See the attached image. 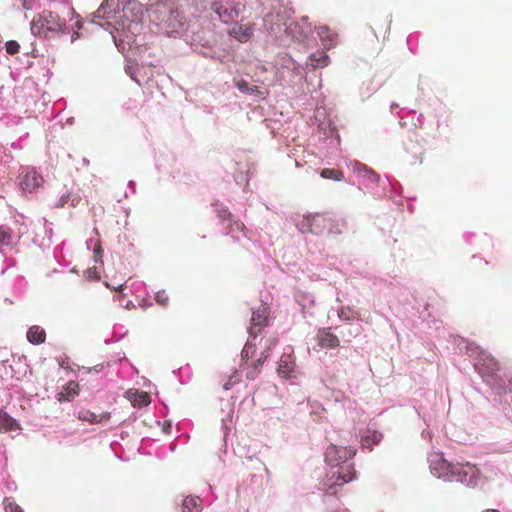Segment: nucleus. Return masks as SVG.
Listing matches in <instances>:
<instances>
[{
	"instance_id": "obj_1",
	"label": "nucleus",
	"mask_w": 512,
	"mask_h": 512,
	"mask_svg": "<svg viewBox=\"0 0 512 512\" xmlns=\"http://www.w3.org/2000/svg\"><path fill=\"white\" fill-rule=\"evenodd\" d=\"M145 11L137 0H104L92 14L90 24H96L108 31L113 38L115 32H121L130 47L142 46L140 30Z\"/></svg>"
},
{
	"instance_id": "obj_2",
	"label": "nucleus",
	"mask_w": 512,
	"mask_h": 512,
	"mask_svg": "<svg viewBox=\"0 0 512 512\" xmlns=\"http://www.w3.org/2000/svg\"><path fill=\"white\" fill-rule=\"evenodd\" d=\"M466 353L473 358V366L483 381L499 397V403L507 405L503 409L512 412V378L502 373L495 358L476 344L467 343Z\"/></svg>"
},
{
	"instance_id": "obj_3",
	"label": "nucleus",
	"mask_w": 512,
	"mask_h": 512,
	"mask_svg": "<svg viewBox=\"0 0 512 512\" xmlns=\"http://www.w3.org/2000/svg\"><path fill=\"white\" fill-rule=\"evenodd\" d=\"M294 11L284 3L279 4V7H274L273 11L268 13L265 18V25L269 26L270 33L275 37H280V43L285 45L287 43L281 34L284 33L287 39L297 42L303 47H310L316 41L314 31L311 24L308 22V17L303 16L300 21H292L291 19Z\"/></svg>"
},
{
	"instance_id": "obj_4",
	"label": "nucleus",
	"mask_w": 512,
	"mask_h": 512,
	"mask_svg": "<svg viewBox=\"0 0 512 512\" xmlns=\"http://www.w3.org/2000/svg\"><path fill=\"white\" fill-rule=\"evenodd\" d=\"M182 38L195 53L207 59L222 64L231 59L232 54L227 42L210 27H202L198 22L188 24Z\"/></svg>"
},
{
	"instance_id": "obj_5",
	"label": "nucleus",
	"mask_w": 512,
	"mask_h": 512,
	"mask_svg": "<svg viewBox=\"0 0 512 512\" xmlns=\"http://www.w3.org/2000/svg\"><path fill=\"white\" fill-rule=\"evenodd\" d=\"M356 449L350 446H337L330 444L325 451V462L327 465L325 485L328 486L327 493L335 494L336 488L349 483L356 477L353 458Z\"/></svg>"
},
{
	"instance_id": "obj_6",
	"label": "nucleus",
	"mask_w": 512,
	"mask_h": 512,
	"mask_svg": "<svg viewBox=\"0 0 512 512\" xmlns=\"http://www.w3.org/2000/svg\"><path fill=\"white\" fill-rule=\"evenodd\" d=\"M41 28L57 35L71 34V43L82 36L83 22L69 3H57L53 10H44L38 15Z\"/></svg>"
},
{
	"instance_id": "obj_7",
	"label": "nucleus",
	"mask_w": 512,
	"mask_h": 512,
	"mask_svg": "<svg viewBox=\"0 0 512 512\" xmlns=\"http://www.w3.org/2000/svg\"><path fill=\"white\" fill-rule=\"evenodd\" d=\"M335 116L331 109L325 106H317L314 111V120L317 130L311 140L321 156L337 154L340 147V136L335 122Z\"/></svg>"
},
{
	"instance_id": "obj_8",
	"label": "nucleus",
	"mask_w": 512,
	"mask_h": 512,
	"mask_svg": "<svg viewBox=\"0 0 512 512\" xmlns=\"http://www.w3.org/2000/svg\"><path fill=\"white\" fill-rule=\"evenodd\" d=\"M431 473L444 481H457L468 487H474L479 478V471L470 463H451L442 452H432L427 457Z\"/></svg>"
},
{
	"instance_id": "obj_9",
	"label": "nucleus",
	"mask_w": 512,
	"mask_h": 512,
	"mask_svg": "<svg viewBox=\"0 0 512 512\" xmlns=\"http://www.w3.org/2000/svg\"><path fill=\"white\" fill-rule=\"evenodd\" d=\"M146 13L150 21L170 37H182L186 31V20L175 0H158Z\"/></svg>"
},
{
	"instance_id": "obj_10",
	"label": "nucleus",
	"mask_w": 512,
	"mask_h": 512,
	"mask_svg": "<svg viewBox=\"0 0 512 512\" xmlns=\"http://www.w3.org/2000/svg\"><path fill=\"white\" fill-rule=\"evenodd\" d=\"M275 79L280 86L295 84L304 78V68L288 53H278L272 62Z\"/></svg>"
},
{
	"instance_id": "obj_11",
	"label": "nucleus",
	"mask_w": 512,
	"mask_h": 512,
	"mask_svg": "<svg viewBox=\"0 0 512 512\" xmlns=\"http://www.w3.org/2000/svg\"><path fill=\"white\" fill-rule=\"evenodd\" d=\"M204 7L210 9L217 15L219 21L224 24L238 23L244 18L247 0H201Z\"/></svg>"
},
{
	"instance_id": "obj_12",
	"label": "nucleus",
	"mask_w": 512,
	"mask_h": 512,
	"mask_svg": "<svg viewBox=\"0 0 512 512\" xmlns=\"http://www.w3.org/2000/svg\"><path fill=\"white\" fill-rule=\"evenodd\" d=\"M212 207L224 235L231 236L234 241H240L247 237V229L244 223L236 219L227 206L216 201L212 204Z\"/></svg>"
},
{
	"instance_id": "obj_13",
	"label": "nucleus",
	"mask_w": 512,
	"mask_h": 512,
	"mask_svg": "<svg viewBox=\"0 0 512 512\" xmlns=\"http://www.w3.org/2000/svg\"><path fill=\"white\" fill-rule=\"evenodd\" d=\"M402 185L399 182H392L388 177L379 179L370 189V192L375 198L388 197L397 206H402Z\"/></svg>"
},
{
	"instance_id": "obj_14",
	"label": "nucleus",
	"mask_w": 512,
	"mask_h": 512,
	"mask_svg": "<svg viewBox=\"0 0 512 512\" xmlns=\"http://www.w3.org/2000/svg\"><path fill=\"white\" fill-rule=\"evenodd\" d=\"M17 179L19 188L25 194L37 192L44 183L42 174L33 166H22Z\"/></svg>"
},
{
	"instance_id": "obj_15",
	"label": "nucleus",
	"mask_w": 512,
	"mask_h": 512,
	"mask_svg": "<svg viewBox=\"0 0 512 512\" xmlns=\"http://www.w3.org/2000/svg\"><path fill=\"white\" fill-rule=\"evenodd\" d=\"M269 307L261 303L257 308L251 309V320L248 328L250 337L257 338L258 334L268 325Z\"/></svg>"
},
{
	"instance_id": "obj_16",
	"label": "nucleus",
	"mask_w": 512,
	"mask_h": 512,
	"mask_svg": "<svg viewBox=\"0 0 512 512\" xmlns=\"http://www.w3.org/2000/svg\"><path fill=\"white\" fill-rule=\"evenodd\" d=\"M295 356L294 349L291 345H287L283 349L282 356L278 362L277 373L283 378L295 377Z\"/></svg>"
},
{
	"instance_id": "obj_17",
	"label": "nucleus",
	"mask_w": 512,
	"mask_h": 512,
	"mask_svg": "<svg viewBox=\"0 0 512 512\" xmlns=\"http://www.w3.org/2000/svg\"><path fill=\"white\" fill-rule=\"evenodd\" d=\"M353 171L356 173L360 185L366 190L370 189L371 186L381 179L375 171L357 161L353 165Z\"/></svg>"
},
{
	"instance_id": "obj_18",
	"label": "nucleus",
	"mask_w": 512,
	"mask_h": 512,
	"mask_svg": "<svg viewBox=\"0 0 512 512\" xmlns=\"http://www.w3.org/2000/svg\"><path fill=\"white\" fill-rule=\"evenodd\" d=\"M404 149L406 152L412 154L414 163L416 161L422 162V154H423V145L421 143V139L418 133L410 132L408 133L406 139L403 142Z\"/></svg>"
},
{
	"instance_id": "obj_19",
	"label": "nucleus",
	"mask_w": 512,
	"mask_h": 512,
	"mask_svg": "<svg viewBox=\"0 0 512 512\" xmlns=\"http://www.w3.org/2000/svg\"><path fill=\"white\" fill-rule=\"evenodd\" d=\"M330 330L331 328H320L318 330L316 340L321 348L332 349L340 345V340Z\"/></svg>"
},
{
	"instance_id": "obj_20",
	"label": "nucleus",
	"mask_w": 512,
	"mask_h": 512,
	"mask_svg": "<svg viewBox=\"0 0 512 512\" xmlns=\"http://www.w3.org/2000/svg\"><path fill=\"white\" fill-rule=\"evenodd\" d=\"M348 227L346 218L327 213V234L340 235Z\"/></svg>"
},
{
	"instance_id": "obj_21",
	"label": "nucleus",
	"mask_w": 512,
	"mask_h": 512,
	"mask_svg": "<svg viewBox=\"0 0 512 512\" xmlns=\"http://www.w3.org/2000/svg\"><path fill=\"white\" fill-rule=\"evenodd\" d=\"M78 418L90 424H105L111 418V413L107 411L98 413L90 410H81L78 413Z\"/></svg>"
},
{
	"instance_id": "obj_22",
	"label": "nucleus",
	"mask_w": 512,
	"mask_h": 512,
	"mask_svg": "<svg viewBox=\"0 0 512 512\" xmlns=\"http://www.w3.org/2000/svg\"><path fill=\"white\" fill-rule=\"evenodd\" d=\"M382 438V433L376 430L367 429L361 434V445L363 448L372 451L373 446L379 444Z\"/></svg>"
},
{
	"instance_id": "obj_23",
	"label": "nucleus",
	"mask_w": 512,
	"mask_h": 512,
	"mask_svg": "<svg viewBox=\"0 0 512 512\" xmlns=\"http://www.w3.org/2000/svg\"><path fill=\"white\" fill-rule=\"evenodd\" d=\"M312 234L316 236L327 233V213H311Z\"/></svg>"
},
{
	"instance_id": "obj_24",
	"label": "nucleus",
	"mask_w": 512,
	"mask_h": 512,
	"mask_svg": "<svg viewBox=\"0 0 512 512\" xmlns=\"http://www.w3.org/2000/svg\"><path fill=\"white\" fill-rule=\"evenodd\" d=\"M230 36L241 43L249 41L253 35V29L249 25H236L229 31Z\"/></svg>"
},
{
	"instance_id": "obj_25",
	"label": "nucleus",
	"mask_w": 512,
	"mask_h": 512,
	"mask_svg": "<svg viewBox=\"0 0 512 512\" xmlns=\"http://www.w3.org/2000/svg\"><path fill=\"white\" fill-rule=\"evenodd\" d=\"M234 85L240 92L246 95L263 97V92L259 90L258 86L252 85L244 79H234Z\"/></svg>"
},
{
	"instance_id": "obj_26",
	"label": "nucleus",
	"mask_w": 512,
	"mask_h": 512,
	"mask_svg": "<svg viewBox=\"0 0 512 512\" xmlns=\"http://www.w3.org/2000/svg\"><path fill=\"white\" fill-rule=\"evenodd\" d=\"M19 429L20 425L16 419L0 409V432L16 431Z\"/></svg>"
},
{
	"instance_id": "obj_27",
	"label": "nucleus",
	"mask_w": 512,
	"mask_h": 512,
	"mask_svg": "<svg viewBox=\"0 0 512 512\" xmlns=\"http://www.w3.org/2000/svg\"><path fill=\"white\" fill-rule=\"evenodd\" d=\"M329 64V56L321 51L310 54L308 61L306 62V66H311L312 68H323Z\"/></svg>"
},
{
	"instance_id": "obj_28",
	"label": "nucleus",
	"mask_w": 512,
	"mask_h": 512,
	"mask_svg": "<svg viewBox=\"0 0 512 512\" xmlns=\"http://www.w3.org/2000/svg\"><path fill=\"white\" fill-rule=\"evenodd\" d=\"M45 330L37 325L30 327L27 331V340L34 345H39L45 342Z\"/></svg>"
},
{
	"instance_id": "obj_29",
	"label": "nucleus",
	"mask_w": 512,
	"mask_h": 512,
	"mask_svg": "<svg viewBox=\"0 0 512 512\" xmlns=\"http://www.w3.org/2000/svg\"><path fill=\"white\" fill-rule=\"evenodd\" d=\"M126 396L133 406H146L149 404V396L146 392L128 390Z\"/></svg>"
},
{
	"instance_id": "obj_30",
	"label": "nucleus",
	"mask_w": 512,
	"mask_h": 512,
	"mask_svg": "<svg viewBox=\"0 0 512 512\" xmlns=\"http://www.w3.org/2000/svg\"><path fill=\"white\" fill-rule=\"evenodd\" d=\"M183 512H200L201 511V499L197 496H189L183 500L182 504Z\"/></svg>"
},
{
	"instance_id": "obj_31",
	"label": "nucleus",
	"mask_w": 512,
	"mask_h": 512,
	"mask_svg": "<svg viewBox=\"0 0 512 512\" xmlns=\"http://www.w3.org/2000/svg\"><path fill=\"white\" fill-rule=\"evenodd\" d=\"M339 319L346 323H352L354 320L359 319V314L354 309L347 307H341L337 311Z\"/></svg>"
},
{
	"instance_id": "obj_32",
	"label": "nucleus",
	"mask_w": 512,
	"mask_h": 512,
	"mask_svg": "<svg viewBox=\"0 0 512 512\" xmlns=\"http://www.w3.org/2000/svg\"><path fill=\"white\" fill-rule=\"evenodd\" d=\"M316 34L322 40L324 46H332L334 44L335 35L331 33L327 26L318 27Z\"/></svg>"
},
{
	"instance_id": "obj_33",
	"label": "nucleus",
	"mask_w": 512,
	"mask_h": 512,
	"mask_svg": "<svg viewBox=\"0 0 512 512\" xmlns=\"http://www.w3.org/2000/svg\"><path fill=\"white\" fill-rule=\"evenodd\" d=\"M297 303L304 312L308 311L315 304V297L311 293H301L296 296Z\"/></svg>"
},
{
	"instance_id": "obj_34",
	"label": "nucleus",
	"mask_w": 512,
	"mask_h": 512,
	"mask_svg": "<svg viewBox=\"0 0 512 512\" xmlns=\"http://www.w3.org/2000/svg\"><path fill=\"white\" fill-rule=\"evenodd\" d=\"M319 175L323 179H331L333 181H341L344 178L343 173L334 168H322L319 170Z\"/></svg>"
},
{
	"instance_id": "obj_35",
	"label": "nucleus",
	"mask_w": 512,
	"mask_h": 512,
	"mask_svg": "<svg viewBox=\"0 0 512 512\" xmlns=\"http://www.w3.org/2000/svg\"><path fill=\"white\" fill-rule=\"evenodd\" d=\"M296 228L301 234H312V221L311 214L304 216L301 220L296 222Z\"/></svg>"
},
{
	"instance_id": "obj_36",
	"label": "nucleus",
	"mask_w": 512,
	"mask_h": 512,
	"mask_svg": "<svg viewBox=\"0 0 512 512\" xmlns=\"http://www.w3.org/2000/svg\"><path fill=\"white\" fill-rule=\"evenodd\" d=\"M256 338L250 337L248 338L246 344L244 345L242 351H241V360L247 361L255 352L256 350V344L254 343V340Z\"/></svg>"
},
{
	"instance_id": "obj_37",
	"label": "nucleus",
	"mask_w": 512,
	"mask_h": 512,
	"mask_svg": "<svg viewBox=\"0 0 512 512\" xmlns=\"http://www.w3.org/2000/svg\"><path fill=\"white\" fill-rule=\"evenodd\" d=\"M173 373L178 376L179 382L181 384H185L191 379L192 369L187 364L184 367L179 368L178 370H174Z\"/></svg>"
},
{
	"instance_id": "obj_38",
	"label": "nucleus",
	"mask_w": 512,
	"mask_h": 512,
	"mask_svg": "<svg viewBox=\"0 0 512 512\" xmlns=\"http://www.w3.org/2000/svg\"><path fill=\"white\" fill-rule=\"evenodd\" d=\"M13 241L12 230L7 226H0V245L9 246Z\"/></svg>"
},
{
	"instance_id": "obj_39",
	"label": "nucleus",
	"mask_w": 512,
	"mask_h": 512,
	"mask_svg": "<svg viewBox=\"0 0 512 512\" xmlns=\"http://www.w3.org/2000/svg\"><path fill=\"white\" fill-rule=\"evenodd\" d=\"M435 118H436V126L437 130H440L443 125L447 126V111L445 107L439 106L438 109H435Z\"/></svg>"
},
{
	"instance_id": "obj_40",
	"label": "nucleus",
	"mask_w": 512,
	"mask_h": 512,
	"mask_svg": "<svg viewBox=\"0 0 512 512\" xmlns=\"http://www.w3.org/2000/svg\"><path fill=\"white\" fill-rule=\"evenodd\" d=\"M127 334V330H124L122 325H115L113 327V336L109 339H105V344L117 342Z\"/></svg>"
},
{
	"instance_id": "obj_41",
	"label": "nucleus",
	"mask_w": 512,
	"mask_h": 512,
	"mask_svg": "<svg viewBox=\"0 0 512 512\" xmlns=\"http://www.w3.org/2000/svg\"><path fill=\"white\" fill-rule=\"evenodd\" d=\"M262 482L263 477L261 475L250 474L246 480V486L250 487L253 490V492H255L256 489L262 487Z\"/></svg>"
},
{
	"instance_id": "obj_42",
	"label": "nucleus",
	"mask_w": 512,
	"mask_h": 512,
	"mask_svg": "<svg viewBox=\"0 0 512 512\" xmlns=\"http://www.w3.org/2000/svg\"><path fill=\"white\" fill-rule=\"evenodd\" d=\"M3 505L6 512H24L13 498H5Z\"/></svg>"
},
{
	"instance_id": "obj_43",
	"label": "nucleus",
	"mask_w": 512,
	"mask_h": 512,
	"mask_svg": "<svg viewBox=\"0 0 512 512\" xmlns=\"http://www.w3.org/2000/svg\"><path fill=\"white\" fill-rule=\"evenodd\" d=\"M86 246L89 250L93 251V254L96 257H101L103 254L102 247L98 241H94L93 239H88L86 241Z\"/></svg>"
},
{
	"instance_id": "obj_44",
	"label": "nucleus",
	"mask_w": 512,
	"mask_h": 512,
	"mask_svg": "<svg viewBox=\"0 0 512 512\" xmlns=\"http://www.w3.org/2000/svg\"><path fill=\"white\" fill-rule=\"evenodd\" d=\"M417 40H418V32H414L408 35L406 39V43L408 46V49L412 54H416L417 50Z\"/></svg>"
},
{
	"instance_id": "obj_45",
	"label": "nucleus",
	"mask_w": 512,
	"mask_h": 512,
	"mask_svg": "<svg viewBox=\"0 0 512 512\" xmlns=\"http://www.w3.org/2000/svg\"><path fill=\"white\" fill-rule=\"evenodd\" d=\"M5 49L9 55H14L19 52L20 45L15 40H9L5 43Z\"/></svg>"
},
{
	"instance_id": "obj_46",
	"label": "nucleus",
	"mask_w": 512,
	"mask_h": 512,
	"mask_svg": "<svg viewBox=\"0 0 512 512\" xmlns=\"http://www.w3.org/2000/svg\"><path fill=\"white\" fill-rule=\"evenodd\" d=\"M155 301L157 304L161 306H166L169 301V298L164 291H158L157 293H155Z\"/></svg>"
},
{
	"instance_id": "obj_47",
	"label": "nucleus",
	"mask_w": 512,
	"mask_h": 512,
	"mask_svg": "<svg viewBox=\"0 0 512 512\" xmlns=\"http://www.w3.org/2000/svg\"><path fill=\"white\" fill-rule=\"evenodd\" d=\"M125 72H126L127 75H129L131 77L132 80H134L135 82L140 84V81H139V79L136 76V68L134 66L127 65L125 67Z\"/></svg>"
},
{
	"instance_id": "obj_48",
	"label": "nucleus",
	"mask_w": 512,
	"mask_h": 512,
	"mask_svg": "<svg viewBox=\"0 0 512 512\" xmlns=\"http://www.w3.org/2000/svg\"><path fill=\"white\" fill-rule=\"evenodd\" d=\"M71 199V194H63L59 200L56 202L55 204V207L57 208H61L63 207L66 203H68Z\"/></svg>"
},
{
	"instance_id": "obj_49",
	"label": "nucleus",
	"mask_w": 512,
	"mask_h": 512,
	"mask_svg": "<svg viewBox=\"0 0 512 512\" xmlns=\"http://www.w3.org/2000/svg\"><path fill=\"white\" fill-rule=\"evenodd\" d=\"M51 225H52L51 223H49L46 219H44L45 235L47 236L49 241H51L52 235H53V230H52Z\"/></svg>"
},
{
	"instance_id": "obj_50",
	"label": "nucleus",
	"mask_w": 512,
	"mask_h": 512,
	"mask_svg": "<svg viewBox=\"0 0 512 512\" xmlns=\"http://www.w3.org/2000/svg\"><path fill=\"white\" fill-rule=\"evenodd\" d=\"M258 372L259 370L257 369V367H252L246 372L247 379L254 380L257 377Z\"/></svg>"
},
{
	"instance_id": "obj_51",
	"label": "nucleus",
	"mask_w": 512,
	"mask_h": 512,
	"mask_svg": "<svg viewBox=\"0 0 512 512\" xmlns=\"http://www.w3.org/2000/svg\"><path fill=\"white\" fill-rule=\"evenodd\" d=\"M110 365L109 362H106V363H101V364H97L93 367V370L96 372V373H99L101 371H103L105 369V367H108Z\"/></svg>"
},
{
	"instance_id": "obj_52",
	"label": "nucleus",
	"mask_w": 512,
	"mask_h": 512,
	"mask_svg": "<svg viewBox=\"0 0 512 512\" xmlns=\"http://www.w3.org/2000/svg\"><path fill=\"white\" fill-rule=\"evenodd\" d=\"M222 430H223L224 441L226 442L230 428L227 426V424L224 422V420H222Z\"/></svg>"
},
{
	"instance_id": "obj_53",
	"label": "nucleus",
	"mask_w": 512,
	"mask_h": 512,
	"mask_svg": "<svg viewBox=\"0 0 512 512\" xmlns=\"http://www.w3.org/2000/svg\"><path fill=\"white\" fill-rule=\"evenodd\" d=\"M171 429H172V424H171V422H169V421H165V422L163 423L162 430H163L165 433L169 434V433L171 432Z\"/></svg>"
},
{
	"instance_id": "obj_54",
	"label": "nucleus",
	"mask_w": 512,
	"mask_h": 512,
	"mask_svg": "<svg viewBox=\"0 0 512 512\" xmlns=\"http://www.w3.org/2000/svg\"><path fill=\"white\" fill-rule=\"evenodd\" d=\"M12 149H22V138H19L17 141L11 143Z\"/></svg>"
},
{
	"instance_id": "obj_55",
	"label": "nucleus",
	"mask_w": 512,
	"mask_h": 512,
	"mask_svg": "<svg viewBox=\"0 0 512 512\" xmlns=\"http://www.w3.org/2000/svg\"><path fill=\"white\" fill-rule=\"evenodd\" d=\"M270 356V347L265 349L262 353H261V357L259 359H262V361H266Z\"/></svg>"
},
{
	"instance_id": "obj_56",
	"label": "nucleus",
	"mask_w": 512,
	"mask_h": 512,
	"mask_svg": "<svg viewBox=\"0 0 512 512\" xmlns=\"http://www.w3.org/2000/svg\"><path fill=\"white\" fill-rule=\"evenodd\" d=\"M475 236L474 233H471V232H465L463 234V238L465 240L466 243H470L471 242V239Z\"/></svg>"
},
{
	"instance_id": "obj_57",
	"label": "nucleus",
	"mask_w": 512,
	"mask_h": 512,
	"mask_svg": "<svg viewBox=\"0 0 512 512\" xmlns=\"http://www.w3.org/2000/svg\"><path fill=\"white\" fill-rule=\"evenodd\" d=\"M234 383H235V381H233L232 378H230L227 382L224 383L223 388L225 390H229V389H231V387L233 386Z\"/></svg>"
},
{
	"instance_id": "obj_58",
	"label": "nucleus",
	"mask_w": 512,
	"mask_h": 512,
	"mask_svg": "<svg viewBox=\"0 0 512 512\" xmlns=\"http://www.w3.org/2000/svg\"><path fill=\"white\" fill-rule=\"evenodd\" d=\"M432 436V433L430 430H423L422 433H421V437L423 439H430Z\"/></svg>"
},
{
	"instance_id": "obj_59",
	"label": "nucleus",
	"mask_w": 512,
	"mask_h": 512,
	"mask_svg": "<svg viewBox=\"0 0 512 512\" xmlns=\"http://www.w3.org/2000/svg\"><path fill=\"white\" fill-rule=\"evenodd\" d=\"M128 188H130L132 190V192L135 193V191H136V183L133 180H130L128 182Z\"/></svg>"
},
{
	"instance_id": "obj_60",
	"label": "nucleus",
	"mask_w": 512,
	"mask_h": 512,
	"mask_svg": "<svg viewBox=\"0 0 512 512\" xmlns=\"http://www.w3.org/2000/svg\"><path fill=\"white\" fill-rule=\"evenodd\" d=\"M39 28H41V25L37 26V24L35 23V20H33L32 23H31V31H32V33H35L37 30H39Z\"/></svg>"
},
{
	"instance_id": "obj_61",
	"label": "nucleus",
	"mask_w": 512,
	"mask_h": 512,
	"mask_svg": "<svg viewBox=\"0 0 512 512\" xmlns=\"http://www.w3.org/2000/svg\"><path fill=\"white\" fill-rule=\"evenodd\" d=\"M263 363H264V361H262V359H258V360L254 363L253 367H257V369L259 370V369H260V367L263 365Z\"/></svg>"
},
{
	"instance_id": "obj_62",
	"label": "nucleus",
	"mask_w": 512,
	"mask_h": 512,
	"mask_svg": "<svg viewBox=\"0 0 512 512\" xmlns=\"http://www.w3.org/2000/svg\"><path fill=\"white\" fill-rule=\"evenodd\" d=\"M70 201H71V205H72V206H76V205L79 203V198H78V197H72V196H71Z\"/></svg>"
},
{
	"instance_id": "obj_63",
	"label": "nucleus",
	"mask_w": 512,
	"mask_h": 512,
	"mask_svg": "<svg viewBox=\"0 0 512 512\" xmlns=\"http://www.w3.org/2000/svg\"><path fill=\"white\" fill-rule=\"evenodd\" d=\"M142 64H149V65H152V62H147V61H144L143 60V55H142V52L140 51L139 54H138Z\"/></svg>"
},
{
	"instance_id": "obj_64",
	"label": "nucleus",
	"mask_w": 512,
	"mask_h": 512,
	"mask_svg": "<svg viewBox=\"0 0 512 512\" xmlns=\"http://www.w3.org/2000/svg\"><path fill=\"white\" fill-rule=\"evenodd\" d=\"M360 333V326L358 325L354 331H351L350 334H353L354 336L358 335Z\"/></svg>"
}]
</instances>
